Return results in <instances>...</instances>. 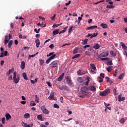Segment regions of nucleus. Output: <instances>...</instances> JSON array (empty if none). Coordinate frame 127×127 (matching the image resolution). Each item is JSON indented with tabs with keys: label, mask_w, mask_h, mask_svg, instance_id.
Listing matches in <instances>:
<instances>
[{
	"label": "nucleus",
	"mask_w": 127,
	"mask_h": 127,
	"mask_svg": "<svg viewBox=\"0 0 127 127\" xmlns=\"http://www.w3.org/2000/svg\"><path fill=\"white\" fill-rule=\"evenodd\" d=\"M64 85H59V88L60 90H64Z\"/></svg>",
	"instance_id": "48"
},
{
	"label": "nucleus",
	"mask_w": 127,
	"mask_h": 127,
	"mask_svg": "<svg viewBox=\"0 0 127 127\" xmlns=\"http://www.w3.org/2000/svg\"><path fill=\"white\" fill-rule=\"evenodd\" d=\"M37 119L39 121H43V118H42V115H39L37 116Z\"/></svg>",
	"instance_id": "28"
},
{
	"label": "nucleus",
	"mask_w": 127,
	"mask_h": 127,
	"mask_svg": "<svg viewBox=\"0 0 127 127\" xmlns=\"http://www.w3.org/2000/svg\"><path fill=\"white\" fill-rule=\"evenodd\" d=\"M27 125H28L27 124H26L23 122H22V126L23 127H27Z\"/></svg>",
	"instance_id": "42"
},
{
	"label": "nucleus",
	"mask_w": 127,
	"mask_h": 127,
	"mask_svg": "<svg viewBox=\"0 0 127 127\" xmlns=\"http://www.w3.org/2000/svg\"><path fill=\"white\" fill-rule=\"evenodd\" d=\"M109 56V52H105L102 53H101L100 55V57H107V56Z\"/></svg>",
	"instance_id": "7"
},
{
	"label": "nucleus",
	"mask_w": 127,
	"mask_h": 127,
	"mask_svg": "<svg viewBox=\"0 0 127 127\" xmlns=\"http://www.w3.org/2000/svg\"><path fill=\"white\" fill-rule=\"evenodd\" d=\"M49 48H51V49H54V45H53V44H51L49 46Z\"/></svg>",
	"instance_id": "50"
},
{
	"label": "nucleus",
	"mask_w": 127,
	"mask_h": 127,
	"mask_svg": "<svg viewBox=\"0 0 127 127\" xmlns=\"http://www.w3.org/2000/svg\"><path fill=\"white\" fill-rule=\"evenodd\" d=\"M4 55V54L3 53V52H2V53H1V54L0 55V58H3Z\"/></svg>",
	"instance_id": "63"
},
{
	"label": "nucleus",
	"mask_w": 127,
	"mask_h": 127,
	"mask_svg": "<svg viewBox=\"0 0 127 127\" xmlns=\"http://www.w3.org/2000/svg\"><path fill=\"white\" fill-rule=\"evenodd\" d=\"M64 90L68 92V91H69V87L66 85H64Z\"/></svg>",
	"instance_id": "32"
},
{
	"label": "nucleus",
	"mask_w": 127,
	"mask_h": 127,
	"mask_svg": "<svg viewBox=\"0 0 127 127\" xmlns=\"http://www.w3.org/2000/svg\"><path fill=\"white\" fill-rule=\"evenodd\" d=\"M35 102H36V103H39V98L37 96V95H35Z\"/></svg>",
	"instance_id": "36"
},
{
	"label": "nucleus",
	"mask_w": 127,
	"mask_h": 127,
	"mask_svg": "<svg viewBox=\"0 0 127 127\" xmlns=\"http://www.w3.org/2000/svg\"><path fill=\"white\" fill-rule=\"evenodd\" d=\"M120 44L123 48H124L125 47H126V44L123 42H121L120 43Z\"/></svg>",
	"instance_id": "44"
},
{
	"label": "nucleus",
	"mask_w": 127,
	"mask_h": 127,
	"mask_svg": "<svg viewBox=\"0 0 127 127\" xmlns=\"http://www.w3.org/2000/svg\"><path fill=\"white\" fill-rule=\"evenodd\" d=\"M59 64V61H54L50 64L52 65V68H58V64Z\"/></svg>",
	"instance_id": "4"
},
{
	"label": "nucleus",
	"mask_w": 127,
	"mask_h": 127,
	"mask_svg": "<svg viewBox=\"0 0 127 127\" xmlns=\"http://www.w3.org/2000/svg\"><path fill=\"white\" fill-rule=\"evenodd\" d=\"M41 110H42L43 114H45L46 115H48V114H49V111H48V110H47V109H46L45 106H42L41 107Z\"/></svg>",
	"instance_id": "6"
},
{
	"label": "nucleus",
	"mask_w": 127,
	"mask_h": 127,
	"mask_svg": "<svg viewBox=\"0 0 127 127\" xmlns=\"http://www.w3.org/2000/svg\"><path fill=\"white\" fill-rule=\"evenodd\" d=\"M63 78H64V73H62L61 76H60L57 79V81L60 82L63 80Z\"/></svg>",
	"instance_id": "12"
},
{
	"label": "nucleus",
	"mask_w": 127,
	"mask_h": 127,
	"mask_svg": "<svg viewBox=\"0 0 127 127\" xmlns=\"http://www.w3.org/2000/svg\"><path fill=\"white\" fill-rule=\"evenodd\" d=\"M16 74H17L16 71H14L13 72V79H15V78H16Z\"/></svg>",
	"instance_id": "47"
},
{
	"label": "nucleus",
	"mask_w": 127,
	"mask_h": 127,
	"mask_svg": "<svg viewBox=\"0 0 127 127\" xmlns=\"http://www.w3.org/2000/svg\"><path fill=\"white\" fill-rule=\"evenodd\" d=\"M86 37H89V38L91 39V38H93V35L91 34H88Z\"/></svg>",
	"instance_id": "46"
},
{
	"label": "nucleus",
	"mask_w": 127,
	"mask_h": 127,
	"mask_svg": "<svg viewBox=\"0 0 127 127\" xmlns=\"http://www.w3.org/2000/svg\"><path fill=\"white\" fill-rule=\"evenodd\" d=\"M56 57V55H53L52 56H51L49 58L51 60H53Z\"/></svg>",
	"instance_id": "39"
},
{
	"label": "nucleus",
	"mask_w": 127,
	"mask_h": 127,
	"mask_svg": "<svg viewBox=\"0 0 127 127\" xmlns=\"http://www.w3.org/2000/svg\"><path fill=\"white\" fill-rule=\"evenodd\" d=\"M117 87H115L114 89H113V94L114 95H118V94L117 93Z\"/></svg>",
	"instance_id": "34"
},
{
	"label": "nucleus",
	"mask_w": 127,
	"mask_h": 127,
	"mask_svg": "<svg viewBox=\"0 0 127 127\" xmlns=\"http://www.w3.org/2000/svg\"><path fill=\"white\" fill-rule=\"evenodd\" d=\"M96 28H98V26L96 25H94L87 27V30H90V29H95Z\"/></svg>",
	"instance_id": "18"
},
{
	"label": "nucleus",
	"mask_w": 127,
	"mask_h": 127,
	"mask_svg": "<svg viewBox=\"0 0 127 127\" xmlns=\"http://www.w3.org/2000/svg\"><path fill=\"white\" fill-rule=\"evenodd\" d=\"M90 77H87V81L86 82L84 81V79L82 77H78L77 79V81L78 83L80 84V85H82L83 84L84 85H86V86H88L89 84V82H90Z\"/></svg>",
	"instance_id": "2"
},
{
	"label": "nucleus",
	"mask_w": 127,
	"mask_h": 127,
	"mask_svg": "<svg viewBox=\"0 0 127 127\" xmlns=\"http://www.w3.org/2000/svg\"><path fill=\"white\" fill-rule=\"evenodd\" d=\"M13 43V41H12V40H10L8 44V48H11V46L12 45V44Z\"/></svg>",
	"instance_id": "23"
},
{
	"label": "nucleus",
	"mask_w": 127,
	"mask_h": 127,
	"mask_svg": "<svg viewBox=\"0 0 127 127\" xmlns=\"http://www.w3.org/2000/svg\"><path fill=\"white\" fill-rule=\"evenodd\" d=\"M5 117L6 121H9L11 119V116L9 113H5Z\"/></svg>",
	"instance_id": "13"
},
{
	"label": "nucleus",
	"mask_w": 127,
	"mask_h": 127,
	"mask_svg": "<svg viewBox=\"0 0 127 127\" xmlns=\"http://www.w3.org/2000/svg\"><path fill=\"white\" fill-rule=\"evenodd\" d=\"M120 123L121 124H124V123H125V119L124 118L121 119L120 120Z\"/></svg>",
	"instance_id": "55"
},
{
	"label": "nucleus",
	"mask_w": 127,
	"mask_h": 127,
	"mask_svg": "<svg viewBox=\"0 0 127 127\" xmlns=\"http://www.w3.org/2000/svg\"><path fill=\"white\" fill-rule=\"evenodd\" d=\"M88 52L89 53L91 54V53H93V47H90L89 49H88Z\"/></svg>",
	"instance_id": "40"
},
{
	"label": "nucleus",
	"mask_w": 127,
	"mask_h": 127,
	"mask_svg": "<svg viewBox=\"0 0 127 127\" xmlns=\"http://www.w3.org/2000/svg\"><path fill=\"white\" fill-rule=\"evenodd\" d=\"M110 92H111V90L109 88H107V89H105L104 91L100 92V95L102 97H105V96H107V95H108V94H110Z\"/></svg>",
	"instance_id": "3"
},
{
	"label": "nucleus",
	"mask_w": 127,
	"mask_h": 127,
	"mask_svg": "<svg viewBox=\"0 0 127 127\" xmlns=\"http://www.w3.org/2000/svg\"><path fill=\"white\" fill-rule=\"evenodd\" d=\"M114 7H115V6H114V5L110 6V5H107L106 6V8H110V9L111 8H114Z\"/></svg>",
	"instance_id": "37"
},
{
	"label": "nucleus",
	"mask_w": 127,
	"mask_h": 127,
	"mask_svg": "<svg viewBox=\"0 0 127 127\" xmlns=\"http://www.w3.org/2000/svg\"><path fill=\"white\" fill-rule=\"evenodd\" d=\"M80 56H81L80 54H76L73 57H72V59H76V58H78V57H80Z\"/></svg>",
	"instance_id": "25"
},
{
	"label": "nucleus",
	"mask_w": 127,
	"mask_h": 127,
	"mask_svg": "<svg viewBox=\"0 0 127 127\" xmlns=\"http://www.w3.org/2000/svg\"><path fill=\"white\" fill-rule=\"evenodd\" d=\"M90 68L92 70H94V71H95V70H96V66H95V64H90Z\"/></svg>",
	"instance_id": "21"
},
{
	"label": "nucleus",
	"mask_w": 127,
	"mask_h": 127,
	"mask_svg": "<svg viewBox=\"0 0 127 127\" xmlns=\"http://www.w3.org/2000/svg\"><path fill=\"white\" fill-rule=\"evenodd\" d=\"M35 43H36V47L38 48L39 47V45H40V41L38 39L35 40Z\"/></svg>",
	"instance_id": "17"
},
{
	"label": "nucleus",
	"mask_w": 127,
	"mask_h": 127,
	"mask_svg": "<svg viewBox=\"0 0 127 127\" xmlns=\"http://www.w3.org/2000/svg\"><path fill=\"white\" fill-rule=\"evenodd\" d=\"M107 64L110 66H112V65H113V61H112V60H110V61H109V62H107Z\"/></svg>",
	"instance_id": "43"
},
{
	"label": "nucleus",
	"mask_w": 127,
	"mask_h": 127,
	"mask_svg": "<svg viewBox=\"0 0 127 127\" xmlns=\"http://www.w3.org/2000/svg\"><path fill=\"white\" fill-rule=\"evenodd\" d=\"M54 92H51L50 95L49 97V100H50V101H53V100H54Z\"/></svg>",
	"instance_id": "8"
},
{
	"label": "nucleus",
	"mask_w": 127,
	"mask_h": 127,
	"mask_svg": "<svg viewBox=\"0 0 127 127\" xmlns=\"http://www.w3.org/2000/svg\"><path fill=\"white\" fill-rule=\"evenodd\" d=\"M5 118L3 117L1 119L2 124H5Z\"/></svg>",
	"instance_id": "49"
},
{
	"label": "nucleus",
	"mask_w": 127,
	"mask_h": 127,
	"mask_svg": "<svg viewBox=\"0 0 127 127\" xmlns=\"http://www.w3.org/2000/svg\"><path fill=\"white\" fill-rule=\"evenodd\" d=\"M105 79H107L106 82H107V83H109V82H110V81L111 80V78H110V77H109L108 76H106L105 77Z\"/></svg>",
	"instance_id": "45"
},
{
	"label": "nucleus",
	"mask_w": 127,
	"mask_h": 127,
	"mask_svg": "<svg viewBox=\"0 0 127 127\" xmlns=\"http://www.w3.org/2000/svg\"><path fill=\"white\" fill-rule=\"evenodd\" d=\"M71 120H73V118H69L67 120H64V122H69V121H71Z\"/></svg>",
	"instance_id": "61"
},
{
	"label": "nucleus",
	"mask_w": 127,
	"mask_h": 127,
	"mask_svg": "<svg viewBox=\"0 0 127 127\" xmlns=\"http://www.w3.org/2000/svg\"><path fill=\"white\" fill-rule=\"evenodd\" d=\"M93 48H94L95 50H98V49L100 48V45H99L98 43H96L93 46Z\"/></svg>",
	"instance_id": "14"
},
{
	"label": "nucleus",
	"mask_w": 127,
	"mask_h": 127,
	"mask_svg": "<svg viewBox=\"0 0 127 127\" xmlns=\"http://www.w3.org/2000/svg\"><path fill=\"white\" fill-rule=\"evenodd\" d=\"M24 117L25 119H28V118H29V117H30V115L28 113H26L24 115Z\"/></svg>",
	"instance_id": "33"
},
{
	"label": "nucleus",
	"mask_w": 127,
	"mask_h": 127,
	"mask_svg": "<svg viewBox=\"0 0 127 127\" xmlns=\"http://www.w3.org/2000/svg\"><path fill=\"white\" fill-rule=\"evenodd\" d=\"M14 44H15V45H18V41L17 40H15Z\"/></svg>",
	"instance_id": "62"
},
{
	"label": "nucleus",
	"mask_w": 127,
	"mask_h": 127,
	"mask_svg": "<svg viewBox=\"0 0 127 127\" xmlns=\"http://www.w3.org/2000/svg\"><path fill=\"white\" fill-rule=\"evenodd\" d=\"M73 27L74 25H72L69 27V28L68 29V33H71V31H72Z\"/></svg>",
	"instance_id": "35"
},
{
	"label": "nucleus",
	"mask_w": 127,
	"mask_h": 127,
	"mask_svg": "<svg viewBox=\"0 0 127 127\" xmlns=\"http://www.w3.org/2000/svg\"><path fill=\"white\" fill-rule=\"evenodd\" d=\"M60 30L59 29H57L56 30H54V31H53V36H54L55 35H56L57 34H58V33H59Z\"/></svg>",
	"instance_id": "16"
},
{
	"label": "nucleus",
	"mask_w": 127,
	"mask_h": 127,
	"mask_svg": "<svg viewBox=\"0 0 127 127\" xmlns=\"http://www.w3.org/2000/svg\"><path fill=\"white\" fill-rule=\"evenodd\" d=\"M88 43V39H85L84 40H82V44L83 45H86Z\"/></svg>",
	"instance_id": "27"
},
{
	"label": "nucleus",
	"mask_w": 127,
	"mask_h": 127,
	"mask_svg": "<svg viewBox=\"0 0 127 127\" xmlns=\"http://www.w3.org/2000/svg\"><path fill=\"white\" fill-rule=\"evenodd\" d=\"M100 59L102 61H108L109 60V58H102Z\"/></svg>",
	"instance_id": "41"
},
{
	"label": "nucleus",
	"mask_w": 127,
	"mask_h": 127,
	"mask_svg": "<svg viewBox=\"0 0 127 127\" xmlns=\"http://www.w3.org/2000/svg\"><path fill=\"white\" fill-rule=\"evenodd\" d=\"M22 76H23V78L24 80H26V81H28V77H27V75H26V73L23 72L22 73Z\"/></svg>",
	"instance_id": "19"
},
{
	"label": "nucleus",
	"mask_w": 127,
	"mask_h": 127,
	"mask_svg": "<svg viewBox=\"0 0 127 127\" xmlns=\"http://www.w3.org/2000/svg\"><path fill=\"white\" fill-rule=\"evenodd\" d=\"M47 83L48 86H49V87H52V84H51L50 83V82L47 81Z\"/></svg>",
	"instance_id": "56"
},
{
	"label": "nucleus",
	"mask_w": 127,
	"mask_h": 127,
	"mask_svg": "<svg viewBox=\"0 0 127 127\" xmlns=\"http://www.w3.org/2000/svg\"><path fill=\"white\" fill-rule=\"evenodd\" d=\"M7 53H8V52H7V51H5L4 52V56H7Z\"/></svg>",
	"instance_id": "59"
},
{
	"label": "nucleus",
	"mask_w": 127,
	"mask_h": 127,
	"mask_svg": "<svg viewBox=\"0 0 127 127\" xmlns=\"http://www.w3.org/2000/svg\"><path fill=\"white\" fill-rule=\"evenodd\" d=\"M125 100H126V97H123L121 98L120 100H119V102H122L123 101H125Z\"/></svg>",
	"instance_id": "52"
},
{
	"label": "nucleus",
	"mask_w": 127,
	"mask_h": 127,
	"mask_svg": "<svg viewBox=\"0 0 127 127\" xmlns=\"http://www.w3.org/2000/svg\"><path fill=\"white\" fill-rule=\"evenodd\" d=\"M100 26H102L103 28H108V25L107 24L101 23Z\"/></svg>",
	"instance_id": "24"
},
{
	"label": "nucleus",
	"mask_w": 127,
	"mask_h": 127,
	"mask_svg": "<svg viewBox=\"0 0 127 127\" xmlns=\"http://www.w3.org/2000/svg\"><path fill=\"white\" fill-rule=\"evenodd\" d=\"M78 50H79V48H75V49L73 50L72 53L73 54H76V53H78Z\"/></svg>",
	"instance_id": "29"
},
{
	"label": "nucleus",
	"mask_w": 127,
	"mask_h": 127,
	"mask_svg": "<svg viewBox=\"0 0 127 127\" xmlns=\"http://www.w3.org/2000/svg\"><path fill=\"white\" fill-rule=\"evenodd\" d=\"M13 71H14V68L13 67H11V69H9L7 72V76H9V75H10V74H11V73H12Z\"/></svg>",
	"instance_id": "10"
},
{
	"label": "nucleus",
	"mask_w": 127,
	"mask_h": 127,
	"mask_svg": "<svg viewBox=\"0 0 127 127\" xmlns=\"http://www.w3.org/2000/svg\"><path fill=\"white\" fill-rule=\"evenodd\" d=\"M77 73L78 75H85V71L80 69L78 71H77Z\"/></svg>",
	"instance_id": "15"
},
{
	"label": "nucleus",
	"mask_w": 127,
	"mask_h": 127,
	"mask_svg": "<svg viewBox=\"0 0 127 127\" xmlns=\"http://www.w3.org/2000/svg\"><path fill=\"white\" fill-rule=\"evenodd\" d=\"M30 106H32V107H33L34 106H36V104L34 103V101H31Z\"/></svg>",
	"instance_id": "38"
},
{
	"label": "nucleus",
	"mask_w": 127,
	"mask_h": 127,
	"mask_svg": "<svg viewBox=\"0 0 127 127\" xmlns=\"http://www.w3.org/2000/svg\"><path fill=\"white\" fill-rule=\"evenodd\" d=\"M89 90H90V91H91V92L95 93L97 89L96 88V87H95L94 86H91L89 87Z\"/></svg>",
	"instance_id": "9"
},
{
	"label": "nucleus",
	"mask_w": 127,
	"mask_h": 127,
	"mask_svg": "<svg viewBox=\"0 0 127 127\" xmlns=\"http://www.w3.org/2000/svg\"><path fill=\"white\" fill-rule=\"evenodd\" d=\"M104 104L106 108H107L108 107H109V106L111 105V104H107L106 102H104Z\"/></svg>",
	"instance_id": "57"
},
{
	"label": "nucleus",
	"mask_w": 127,
	"mask_h": 127,
	"mask_svg": "<svg viewBox=\"0 0 127 127\" xmlns=\"http://www.w3.org/2000/svg\"><path fill=\"white\" fill-rule=\"evenodd\" d=\"M33 123H31L30 125L27 124V127H33Z\"/></svg>",
	"instance_id": "58"
},
{
	"label": "nucleus",
	"mask_w": 127,
	"mask_h": 127,
	"mask_svg": "<svg viewBox=\"0 0 127 127\" xmlns=\"http://www.w3.org/2000/svg\"><path fill=\"white\" fill-rule=\"evenodd\" d=\"M54 108H56V109H59V105H58L57 104H55L54 105Z\"/></svg>",
	"instance_id": "54"
},
{
	"label": "nucleus",
	"mask_w": 127,
	"mask_h": 127,
	"mask_svg": "<svg viewBox=\"0 0 127 127\" xmlns=\"http://www.w3.org/2000/svg\"><path fill=\"white\" fill-rule=\"evenodd\" d=\"M51 61V60L49 58L46 62V64H49L50 63V62Z\"/></svg>",
	"instance_id": "53"
},
{
	"label": "nucleus",
	"mask_w": 127,
	"mask_h": 127,
	"mask_svg": "<svg viewBox=\"0 0 127 127\" xmlns=\"http://www.w3.org/2000/svg\"><path fill=\"white\" fill-rule=\"evenodd\" d=\"M13 82L15 83V84H18L19 83V80H20V77H18L17 78H13Z\"/></svg>",
	"instance_id": "11"
},
{
	"label": "nucleus",
	"mask_w": 127,
	"mask_h": 127,
	"mask_svg": "<svg viewBox=\"0 0 127 127\" xmlns=\"http://www.w3.org/2000/svg\"><path fill=\"white\" fill-rule=\"evenodd\" d=\"M112 70H113V66H110L107 68V71L109 72H111Z\"/></svg>",
	"instance_id": "31"
},
{
	"label": "nucleus",
	"mask_w": 127,
	"mask_h": 127,
	"mask_svg": "<svg viewBox=\"0 0 127 127\" xmlns=\"http://www.w3.org/2000/svg\"><path fill=\"white\" fill-rule=\"evenodd\" d=\"M8 80H12V75H10L9 77L8 78Z\"/></svg>",
	"instance_id": "64"
},
{
	"label": "nucleus",
	"mask_w": 127,
	"mask_h": 127,
	"mask_svg": "<svg viewBox=\"0 0 127 127\" xmlns=\"http://www.w3.org/2000/svg\"><path fill=\"white\" fill-rule=\"evenodd\" d=\"M67 28H68V26L64 27L63 30L59 32V34H61V33H64V32L67 30Z\"/></svg>",
	"instance_id": "22"
},
{
	"label": "nucleus",
	"mask_w": 127,
	"mask_h": 127,
	"mask_svg": "<svg viewBox=\"0 0 127 127\" xmlns=\"http://www.w3.org/2000/svg\"><path fill=\"white\" fill-rule=\"evenodd\" d=\"M44 64V61L43 60H41V61L40 62V65H43Z\"/></svg>",
	"instance_id": "60"
},
{
	"label": "nucleus",
	"mask_w": 127,
	"mask_h": 127,
	"mask_svg": "<svg viewBox=\"0 0 127 127\" xmlns=\"http://www.w3.org/2000/svg\"><path fill=\"white\" fill-rule=\"evenodd\" d=\"M79 97L81 98H85V97L89 96V92H88V88L83 86L81 88V91L78 93Z\"/></svg>",
	"instance_id": "1"
},
{
	"label": "nucleus",
	"mask_w": 127,
	"mask_h": 127,
	"mask_svg": "<svg viewBox=\"0 0 127 127\" xmlns=\"http://www.w3.org/2000/svg\"><path fill=\"white\" fill-rule=\"evenodd\" d=\"M110 54L114 57H116V56H117V54H116V53H114V51H110Z\"/></svg>",
	"instance_id": "30"
},
{
	"label": "nucleus",
	"mask_w": 127,
	"mask_h": 127,
	"mask_svg": "<svg viewBox=\"0 0 127 127\" xmlns=\"http://www.w3.org/2000/svg\"><path fill=\"white\" fill-rule=\"evenodd\" d=\"M58 26H59V24H57L55 23V24H54V25L53 26V28H55L56 27H58Z\"/></svg>",
	"instance_id": "51"
},
{
	"label": "nucleus",
	"mask_w": 127,
	"mask_h": 127,
	"mask_svg": "<svg viewBox=\"0 0 127 127\" xmlns=\"http://www.w3.org/2000/svg\"><path fill=\"white\" fill-rule=\"evenodd\" d=\"M125 75V73H122L120 75V76L118 77L119 80H123L124 79V75Z\"/></svg>",
	"instance_id": "26"
},
{
	"label": "nucleus",
	"mask_w": 127,
	"mask_h": 127,
	"mask_svg": "<svg viewBox=\"0 0 127 127\" xmlns=\"http://www.w3.org/2000/svg\"><path fill=\"white\" fill-rule=\"evenodd\" d=\"M21 68L23 70L25 68V63L24 61H23L21 63Z\"/></svg>",
	"instance_id": "20"
},
{
	"label": "nucleus",
	"mask_w": 127,
	"mask_h": 127,
	"mask_svg": "<svg viewBox=\"0 0 127 127\" xmlns=\"http://www.w3.org/2000/svg\"><path fill=\"white\" fill-rule=\"evenodd\" d=\"M65 80L68 86H71L73 84V82H72V79H71V77L68 76H66V77L65 78Z\"/></svg>",
	"instance_id": "5"
}]
</instances>
